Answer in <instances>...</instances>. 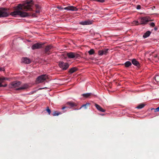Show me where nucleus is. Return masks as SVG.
<instances>
[{
	"label": "nucleus",
	"instance_id": "13",
	"mask_svg": "<svg viewBox=\"0 0 159 159\" xmlns=\"http://www.w3.org/2000/svg\"><path fill=\"white\" fill-rule=\"evenodd\" d=\"M8 79L7 78L2 77H0V87H6L7 86V84L2 85V83H3L4 80H8Z\"/></svg>",
	"mask_w": 159,
	"mask_h": 159
},
{
	"label": "nucleus",
	"instance_id": "37",
	"mask_svg": "<svg viewBox=\"0 0 159 159\" xmlns=\"http://www.w3.org/2000/svg\"><path fill=\"white\" fill-rule=\"evenodd\" d=\"M66 107H63L62 108V110H64V109H65Z\"/></svg>",
	"mask_w": 159,
	"mask_h": 159
},
{
	"label": "nucleus",
	"instance_id": "25",
	"mask_svg": "<svg viewBox=\"0 0 159 159\" xmlns=\"http://www.w3.org/2000/svg\"><path fill=\"white\" fill-rule=\"evenodd\" d=\"M88 53L90 55H93L94 53V51L93 49H91L88 52Z\"/></svg>",
	"mask_w": 159,
	"mask_h": 159
},
{
	"label": "nucleus",
	"instance_id": "19",
	"mask_svg": "<svg viewBox=\"0 0 159 159\" xmlns=\"http://www.w3.org/2000/svg\"><path fill=\"white\" fill-rule=\"evenodd\" d=\"M90 103H86V104H85L83 105L79 108L80 109L83 107H84L85 109H86L87 107L89 106L90 105Z\"/></svg>",
	"mask_w": 159,
	"mask_h": 159
},
{
	"label": "nucleus",
	"instance_id": "27",
	"mask_svg": "<svg viewBox=\"0 0 159 159\" xmlns=\"http://www.w3.org/2000/svg\"><path fill=\"white\" fill-rule=\"evenodd\" d=\"M151 110H154L155 112H159V107L156 108H152L151 109Z\"/></svg>",
	"mask_w": 159,
	"mask_h": 159
},
{
	"label": "nucleus",
	"instance_id": "4",
	"mask_svg": "<svg viewBox=\"0 0 159 159\" xmlns=\"http://www.w3.org/2000/svg\"><path fill=\"white\" fill-rule=\"evenodd\" d=\"M67 55L69 58H79L80 55L76 52H70L67 53Z\"/></svg>",
	"mask_w": 159,
	"mask_h": 159
},
{
	"label": "nucleus",
	"instance_id": "20",
	"mask_svg": "<svg viewBox=\"0 0 159 159\" xmlns=\"http://www.w3.org/2000/svg\"><path fill=\"white\" fill-rule=\"evenodd\" d=\"M123 65H124L125 67H128L132 65V63L129 61H127L124 64H123Z\"/></svg>",
	"mask_w": 159,
	"mask_h": 159
},
{
	"label": "nucleus",
	"instance_id": "29",
	"mask_svg": "<svg viewBox=\"0 0 159 159\" xmlns=\"http://www.w3.org/2000/svg\"><path fill=\"white\" fill-rule=\"evenodd\" d=\"M46 111L48 113V114L50 115L51 113V110L49 109L48 107H47V108L46 109Z\"/></svg>",
	"mask_w": 159,
	"mask_h": 159
},
{
	"label": "nucleus",
	"instance_id": "21",
	"mask_svg": "<svg viewBox=\"0 0 159 159\" xmlns=\"http://www.w3.org/2000/svg\"><path fill=\"white\" fill-rule=\"evenodd\" d=\"M77 70V69L76 67H73L70 69L69 71V72L70 73H72L76 71Z\"/></svg>",
	"mask_w": 159,
	"mask_h": 159
},
{
	"label": "nucleus",
	"instance_id": "35",
	"mask_svg": "<svg viewBox=\"0 0 159 159\" xmlns=\"http://www.w3.org/2000/svg\"><path fill=\"white\" fill-rule=\"evenodd\" d=\"M97 1L99 2L103 3V2H104L105 1Z\"/></svg>",
	"mask_w": 159,
	"mask_h": 159
},
{
	"label": "nucleus",
	"instance_id": "2",
	"mask_svg": "<svg viewBox=\"0 0 159 159\" xmlns=\"http://www.w3.org/2000/svg\"><path fill=\"white\" fill-rule=\"evenodd\" d=\"M21 84V82L20 81H14L10 84L9 87L10 88H15L16 90H25L29 87V85L27 84H24L21 87H19Z\"/></svg>",
	"mask_w": 159,
	"mask_h": 159
},
{
	"label": "nucleus",
	"instance_id": "5",
	"mask_svg": "<svg viewBox=\"0 0 159 159\" xmlns=\"http://www.w3.org/2000/svg\"><path fill=\"white\" fill-rule=\"evenodd\" d=\"M54 48L51 45H47L45 48L44 53L46 54L49 55L52 52Z\"/></svg>",
	"mask_w": 159,
	"mask_h": 159
},
{
	"label": "nucleus",
	"instance_id": "23",
	"mask_svg": "<svg viewBox=\"0 0 159 159\" xmlns=\"http://www.w3.org/2000/svg\"><path fill=\"white\" fill-rule=\"evenodd\" d=\"M91 95V93H84L82 95L84 98H87L90 96Z\"/></svg>",
	"mask_w": 159,
	"mask_h": 159
},
{
	"label": "nucleus",
	"instance_id": "1",
	"mask_svg": "<svg viewBox=\"0 0 159 159\" xmlns=\"http://www.w3.org/2000/svg\"><path fill=\"white\" fill-rule=\"evenodd\" d=\"M30 1L22 4H19L17 6V10L11 12L10 15L15 16L16 15H19L22 17H25L29 16L28 13L20 10H24L26 11H32L34 2L33 1Z\"/></svg>",
	"mask_w": 159,
	"mask_h": 159
},
{
	"label": "nucleus",
	"instance_id": "7",
	"mask_svg": "<svg viewBox=\"0 0 159 159\" xmlns=\"http://www.w3.org/2000/svg\"><path fill=\"white\" fill-rule=\"evenodd\" d=\"M57 8L60 9V10H62L63 9H64L65 10H71V11H77V9L76 8V7H74L72 6H68L65 7H63L61 6H58L57 7Z\"/></svg>",
	"mask_w": 159,
	"mask_h": 159
},
{
	"label": "nucleus",
	"instance_id": "3",
	"mask_svg": "<svg viewBox=\"0 0 159 159\" xmlns=\"http://www.w3.org/2000/svg\"><path fill=\"white\" fill-rule=\"evenodd\" d=\"M48 78V76L46 74L43 75L38 76L36 79V82L37 84L42 83Z\"/></svg>",
	"mask_w": 159,
	"mask_h": 159
},
{
	"label": "nucleus",
	"instance_id": "30",
	"mask_svg": "<svg viewBox=\"0 0 159 159\" xmlns=\"http://www.w3.org/2000/svg\"><path fill=\"white\" fill-rule=\"evenodd\" d=\"M35 7L36 9H40V7L38 5H35Z\"/></svg>",
	"mask_w": 159,
	"mask_h": 159
},
{
	"label": "nucleus",
	"instance_id": "12",
	"mask_svg": "<svg viewBox=\"0 0 159 159\" xmlns=\"http://www.w3.org/2000/svg\"><path fill=\"white\" fill-rule=\"evenodd\" d=\"M108 49H105L102 50H99L98 51V54L100 56L106 55L108 53Z\"/></svg>",
	"mask_w": 159,
	"mask_h": 159
},
{
	"label": "nucleus",
	"instance_id": "6",
	"mask_svg": "<svg viewBox=\"0 0 159 159\" xmlns=\"http://www.w3.org/2000/svg\"><path fill=\"white\" fill-rule=\"evenodd\" d=\"M9 15V13L7 12V9L2 8L0 10V17H6Z\"/></svg>",
	"mask_w": 159,
	"mask_h": 159
},
{
	"label": "nucleus",
	"instance_id": "10",
	"mask_svg": "<svg viewBox=\"0 0 159 159\" xmlns=\"http://www.w3.org/2000/svg\"><path fill=\"white\" fill-rule=\"evenodd\" d=\"M93 21L89 20L82 21L79 22V24L82 25H90L92 24Z\"/></svg>",
	"mask_w": 159,
	"mask_h": 159
},
{
	"label": "nucleus",
	"instance_id": "14",
	"mask_svg": "<svg viewBox=\"0 0 159 159\" xmlns=\"http://www.w3.org/2000/svg\"><path fill=\"white\" fill-rule=\"evenodd\" d=\"M66 105H68L71 107H74L77 106V104L73 102L70 101L67 102L66 103Z\"/></svg>",
	"mask_w": 159,
	"mask_h": 159
},
{
	"label": "nucleus",
	"instance_id": "26",
	"mask_svg": "<svg viewBox=\"0 0 159 159\" xmlns=\"http://www.w3.org/2000/svg\"><path fill=\"white\" fill-rule=\"evenodd\" d=\"M155 80L157 83H159V75H157L156 76L155 78Z\"/></svg>",
	"mask_w": 159,
	"mask_h": 159
},
{
	"label": "nucleus",
	"instance_id": "33",
	"mask_svg": "<svg viewBox=\"0 0 159 159\" xmlns=\"http://www.w3.org/2000/svg\"><path fill=\"white\" fill-rule=\"evenodd\" d=\"M4 70H5V69L4 68L0 67V71H4Z\"/></svg>",
	"mask_w": 159,
	"mask_h": 159
},
{
	"label": "nucleus",
	"instance_id": "32",
	"mask_svg": "<svg viewBox=\"0 0 159 159\" xmlns=\"http://www.w3.org/2000/svg\"><path fill=\"white\" fill-rule=\"evenodd\" d=\"M141 6L140 5H138L137 7V9H140L141 8Z\"/></svg>",
	"mask_w": 159,
	"mask_h": 159
},
{
	"label": "nucleus",
	"instance_id": "8",
	"mask_svg": "<svg viewBox=\"0 0 159 159\" xmlns=\"http://www.w3.org/2000/svg\"><path fill=\"white\" fill-rule=\"evenodd\" d=\"M59 66L60 68L64 70H66L69 67V65L67 63H65L63 61L59 62Z\"/></svg>",
	"mask_w": 159,
	"mask_h": 159
},
{
	"label": "nucleus",
	"instance_id": "15",
	"mask_svg": "<svg viewBox=\"0 0 159 159\" xmlns=\"http://www.w3.org/2000/svg\"><path fill=\"white\" fill-rule=\"evenodd\" d=\"M21 60L25 64H29L31 62V61L30 59L27 57L23 58Z\"/></svg>",
	"mask_w": 159,
	"mask_h": 159
},
{
	"label": "nucleus",
	"instance_id": "11",
	"mask_svg": "<svg viewBox=\"0 0 159 159\" xmlns=\"http://www.w3.org/2000/svg\"><path fill=\"white\" fill-rule=\"evenodd\" d=\"M139 21L141 22L140 25L145 24L149 21V20L147 17H145L139 18Z\"/></svg>",
	"mask_w": 159,
	"mask_h": 159
},
{
	"label": "nucleus",
	"instance_id": "31",
	"mask_svg": "<svg viewBox=\"0 0 159 159\" xmlns=\"http://www.w3.org/2000/svg\"><path fill=\"white\" fill-rule=\"evenodd\" d=\"M150 25L151 27H154L155 26V23L153 22H151L150 24Z\"/></svg>",
	"mask_w": 159,
	"mask_h": 159
},
{
	"label": "nucleus",
	"instance_id": "28",
	"mask_svg": "<svg viewBox=\"0 0 159 159\" xmlns=\"http://www.w3.org/2000/svg\"><path fill=\"white\" fill-rule=\"evenodd\" d=\"M133 24L135 25H140V24H139V21L137 20L134 21L133 22Z\"/></svg>",
	"mask_w": 159,
	"mask_h": 159
},
{
	"label": "nucleus",
	"instance_id": "9",
	"mask_svg": "<svg viewBox=\"0 0 159 159\" xmlns=\"http://www.w3.org/2000/svg\"><path fill=\"white\" fill-rule=\"evenodd\" d=\"M44 43H37L34 44L31 47V48L33 50L39 49L43 47Z\"/></svg>",
	"mask_w": 159,
	"mask_h": 159
},
{
	"label": "nucleus",
	"instance_id": "17",
	"mask_svg": "<svg viewBox=\"0 0 159 159\" xmlns=\"http://www.w3.org/2000/svg\"><path fill=\"white\" fill-rule=\"evenodd\" d=\"M132 62L134 65L137 66L139 67L140 66L139 63L135 59H133L132 60Z\"/></svg>",
	"mask_w": 159,
	"mask_h": 159
},
{
	"label": "nucleus",
	"instance_id": "22",
	"mask_svg": "<svg viewBox=\"0 0 159 159\" xmlns=\"http://www.w3.org/2000/svg\"><path fill=\"white\" fill-rule=\"evenodd\" d=\"M61 114L62 113L61 112H58V111H54L53 112L52 115L53 116H58L59 115Z\"/></svg>",
	"mask_w": 159,
	"mask_h": 159
},
{
	"label": "nucleus",
	"instance_id": "34",
	"mask_svg": "<svg viewBox=\"0 0 159 159\" xmlns=\"http://www.w3.org/2000/svg\"><path fill=\"white\" fill-rule=\"evenodd\" d=\"M40 12L39 9H36V13H39Z\"/></svg>",
	"mask_w": 159,
	"mask_h": 159
},
{
	"label": "nucleus",
	"instance_id": "36",
	"mask_svg": "<svg viewBox=\"0 0 159 159\" xmlns=\"http://www.w3.org/2000/svg\"><path fill=\"white\" fill-rule=\"evenodd\" d=\"M154 29L155 30H157V28L156 27L154 28Z\"/></svg>",
	"mask_w": 159,
	"mask_h": 159
},
{
	"label": "nucleus",
	"instance_id": "24",
	"mask_svg": "<svg viewBox=\"0 0 159 159\" xmlns=\"http://www.w3.org/2000/svg\"><path fill=\"white\" fill-rule=\"evenodd\" d=\"M145 105L143 104H141L136 107V108L137 109H141Z\"/></svg>",
	"mask_w": 159,
	"mask_h": 159
},
{
	"label": "nucleus",
	"instance_id": "16",
	"mask_svg": "<svg viewBox=\"0 0 159 159\" xmlns=\"http://www.w3.org/2000/svg\"><path fill=\"white\" fill-rule=\"evenodd\" d=\"M95 106L97 108V109L99 111L102 112H105V110L103 109L99 105L95 103Z\"/></svg>",
	"mask_w": 159,
	"mask_h": 159
},
{
	"label": "nucleus",
	"instance_id": "18",
	"mask_svg": "<svg viewBox=\"0 0 159 159\" xmlns=\"http://www.w3.org/2000/svg\"><path fill=\"white\" fill-rule=\"evenodd\" d=\"M151 32L149 31H147L145 33L143 34V37L144 38H146L147 37H148L151 34Z\"/></svg>",
	"mask_w": 159,
	"mask_h": 159
}]
</instances>
